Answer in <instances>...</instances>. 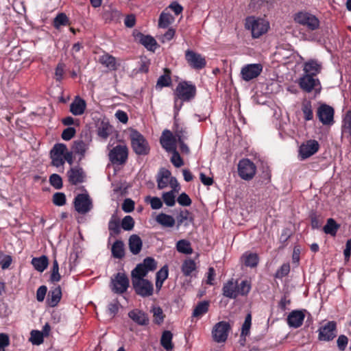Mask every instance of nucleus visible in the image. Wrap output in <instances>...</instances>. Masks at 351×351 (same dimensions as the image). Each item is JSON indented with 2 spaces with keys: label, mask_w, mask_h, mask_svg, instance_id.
<instances>
[{
  "label": "nucleus",
  "mask_w": 351,
  "mask_h": 351,
  "mask_svg": "<svg viewBox=\"0 0 351 351\" xmlns=\"http://www.w3.org/2000/svg\"><path fill=\"white\" fill-rule=\"evenodd\" d=\"M244 265L246 267H256L258 263L259 258L255 253H245L242 257Z\"/></svg>",
  "instance_id": "nucleus-34"
},
{
  "label": "nucleus",
  "mask_w": 351,
  "mask_h": 351,
  "mask_svg": "<svg viewBox=\"0 0 351 351\" xmlns=\"http://www.w3.org/2000/svg\"><path fill=\"white\" fill-rule=\"evenodd\" d=\"M174 94V108L179 110L183 101H189L195 98L196 87L190 82H181L176 86Z\"/></svg>",
  "instance_id": "nucleus-1"
},
{
  "label": "nucleus",
  "mask_w": 351,
  "mask_h": 351,
  "mask_svg": "<svg viewBox=\"0 0 351 351\" xmlns=\"http://www.w3.org/2000/svg\"><path fill=\"white\" fill-rule=\"evenodd\" d=\"M160 142L162 147L167 152H172L176 149V138L173 136L172 133L168 130L163 131Z\"/></svg>",
  "instance_id": "nucleus-19"
},
{
  "label": "nucleus",
  "mask_w": 351,
  "mask_h": 351,
  "mask_svg": "<svg viewBox=\"0 0 351 351\" xmlns=\"http://www.w3.org/2000/svg\"><path fill=\"white\" fill-rule=\"evenodd\" d=\"M223 295L230 299H235L238 297L237 281L233 279L228 280L225 283L222 288Z\"/></svg>",
  "instance_id": "nucleus-24"
},
{
  "label": "nucleus",
  "mask_w": 351,
  "mask_h": 351,
  "mask_svg": "<svg viewBox=\"0 0 351 351\" xmlns=\"http://www.w3.org/2000/svg\"><path fill=\"white\" fill-rule=\"evenodd\" d=\"M111 252L113 257L122 258L125 256L124 243L121 240H117L112 245Z\"/></svg>",
  "instance_id": "nucleus-31"
},
{
  "label": "nucleus",
  "mask_w": 351,
  "mask_h": 351,
  "mask_svg": "<svg viewBox=\"0 0 351 351\" xmlns=\"http://www.w3.org/2000/svg\"><path fill=\"white\" fill-rule=\"evenodd\" d=\"M157 267V263L152 257L145 258L142 263L138 264L132 271V280L145 279L148 272L154 271Z\"/></svg>",
  "instance_id": "nucleus-2"
},
{
  "label": "nucleus",
  "mask_w": 351,
  "mask_h": 351,
  "mask_svg": "<svg viewBox=\"0 0 351 351\" xmlns=\"http://www.w3.org/2000/svg\"><path fill=\"white\" fill-rule=\"evenodd\" d=\"M302 111L304 114V119L306 121H311L313 119V111L311 101L304 100L302 102Z\"/></svg>",
  "instance_id": "nucleus-35"
},
{
  "label": "nucleus",
  "mask_w": 351,
  "mask_h": 351,
  "mask_svg": "<svg viewBox=\"0 0 351 351\" xmlns=\"http://www.w3.org/2000/svg\"><path fill=\"white\" fill-rule=\"evenodd\" d=\"M76 130L73 127H69L64 129L62 133V138L64 141L71 140L75 134Z\"/></svg>",
  "instance_id": "nucleus-59"
},
{
  "label": "nucleus",
  "mask_w": 351,
  "mask_h": 351,
  "mask_svg": "<svg viewBox=\"0 0 351 351\" xmlns=\"http://www.w3.org/2000/svg\"><path fill=\"white\" fill-rule=\"evenodd\" d=\"M129 249L134 255H137L141 251L143 241L141 237L137 234H132L128 240Z\"/></svg>",
  "instance_id": "nucleus-27"
},
{
  "label": "nucleus",
  "mask_w": 351,
  "mask_h": 351,
  "mask_svg": "<svg viewBox=\"0 0 351 351\" xmlns=\"http://www.w3.org/2000/svg\"><path fill=\"white\" fill-rule=\"evenodd\" d=\"M90 141V136L88 134H86L84 140L79 139L73 141L72 147L73 151L75 154L80 155V159H82L84 157L85 153L89 147Z\"/></svg>",
  "instance_id": "nucleus-20"
},
{
  "label": "nucleus",
  "mask_w": 351,
  "mask_h": 351,
  "mask_svg": "<svg viewBox=\"0 0 351 351\" xmlns=\"http://www.w3.org/2000/svg\"><path fill=\"white\" fill-rule=\"evenodd\" d=\"M12 263V258L9 255L0 252V265L3 269L8 268Z\"/></svg>",
  "instance_id": "nucleus-58"
},
{
  "label": "nucleus",
  "mask_w": 351,
  "mask_h": 351,
  "mask_svg": "<svg viewBox=\"0 0 351 351\" xmlns=\"http://www.w3.org/2000/svg\"><path fill=\"white\" fill-rule=\"evenodd\" d=\"M300 88L306 93H311L314 89L321 88L320 82L317 77L311 76L309 74H304L298 81Z\"/></svg>",
  "instance_id": "nucleus-10"
},
{
  "label": "nucleus",
  "mask_w": 351,
  "mask_h": 351,
  "mask_svg": "<svg viewBox=\"0 0 351 351\" xmlns=\"http://www.w3.org/2000/svg\"><path fill=\"white\" fill-rule=\"evenodd\" d=\"M269 25V23H245V27L251 32L253 38H257L268 31Z\"/></svg>",
  "instance_id": "nucleus-21"
},
{
  "label": "nucleus",
  "mask_w": 351,
  "mask_h": 351,
  "mask_svg": "<svg viewBox=\"0 0 351 351\" xmlns=\"http://www.w3.org/2000/svg\"><path fill=\"white\" fill-rule=\"evenodd\" d=\"M319 145L315 140H308L299 147V156L302 160L306 159L319 150Z\"/></svg>",
  "instance_id": "nucleus-15"
},
{
  "label": "nucleus",
  "mask_w": 351,
  "mask_h": 351,
  "mask_svg": "<svg viewBox=\"0 0 351 351\" xmlns=\"http://www.w3.org/2000/svg\"><path fill=\"white\" fill-rule=\"evenodd\" d=\"M172 156L171 158V162L176 167H180L184 165L183 160L180 156L178 152L176 149L172 152Z\"/></svg>",
  "instance_id": "nucleus-54"
},
{
  "label": "nucleus",
  "mask_w": 351,
  "mask_h": 351,
  "mask_svg": "<svg viewBox=\"0 0 351 351\" xmlns=\"http://www.w3.org/2000/svg\"><path fill=\"white\" fill-rule=\"evenodd\" d=\"M176 197L173 191L164 193L162 194V199L165 204L168 206H173L176 204Z\"/></svg>",
  "instance_id": "nucleus-50"
},
{
  "label": "nucleus",
  "mask_w": 351,
  "mask_h": 351,
  "mask_svg": "<svg viewBox=\"0 0 351 351\" xmlns=\"http://www.w3.org/2000/svg\"><path fill=\"white\" fill-rule=\"evenodd\" d=\"M61 276L59 273V265L56 259L53 261V266L51 270L50 281L53 283L60 280Z\"/></svg>",
  "instance_id": "nucleus-43"
},
{
  "label": "nucleus",
  "mask_w": 351,
  "mask_h": 351,
  "mask_svg": "<svg viewBox=\"0 0 351 351\" xmlns=\"http://www.w3.org/2000/svg\"><path fill=\"white\" fill-rule=\"evenodd\" d=\"M195 263L193 260L189 259L184 262L182 266V271L184 275L189 276L195 269Z\"/></svg>",
  "instance_id": "nucleus-45"
},
{
  "label": "nucleus",
  "mask_w": 351,
  "mask_h": 351,
  "mask_svg": "<svg viewBox=\"0 0 351 351\" xmlns=\"http://www.w3.org/2000/svg\"><path fill=\"white\" fill-rule=\"evenodd\" d=\"M32 264L36 270L43 272L47 267L49 260L46 256L43 255L40 257L33 258Z\"/></svg>",
  "instance_id": "nucleus-30"
},
{
  "label": "nucleus",
  "mask_w": 351,
  "mask_h": 351,
  "mask_svg": "<svg viewBox=\"0 0 351 351\" xmlns=\"http://www.w3.org/2000/svg\"><path fill=\"white\" fill-rule=\"evenodd\" d=\"M178 204L182 206H189L191 204L192 201L186 193H182L178 197Z\"/></svg>",
  "instance_id": "nucleus-57"
},
{
  "label": "nucleus",
  "mask_w": 351,
  "mask_h": 351,
  "mask_svg": "<svg viewBox=\"0 0 351 351\" xmlns=\"http://www.w3.org/2000/svg\"><path fill=\"white\" fill-rule=\"evenodd\" d=\"M174 21V18L172 16L170 10L165 8L160 14L158 22H171Z\"/></svg>",
  "instance_id": "nucleus-61"
},
{
  "label": "nucleus",
  "mask_w": 351,
  "mask_h": 351,
  "mask_svg": "<svg viewBox=\"0 0 351 351\" xmlns=\"http://www.w3.org/2000/svg\"><path fill=\"white\" fill-rule=\"evenodd\" d=\"M172 338L173 334L171 331L165 330L162 332L160 343L165 350H171L173 349Z\"/></svg>",
  "instance_id": "nucleus-38"
},
{
  "label": "nucleus",
  "mask_w": 351,
  "mask_h": 351,
  "mask_svg": "<svg viewBox=\"0 0 351 351\" xmlns=\"http://www.w3.org/2000/svg\"><path fill=\"white\" fill-rule=\"evenodd\" d=\"M49 182L56 189H60L62 188V179L58 174L53 173L49 177Z\"/></svg>",
  "instance_id": "nucleus-49"
},
{
  "label": "nucleus",
  "mask_w": 351,
  "mask_h": 351,
  "mask_svg": "<svg viewBox=\"0 0 351 351\" xmlns=\"http://www.w3.org/2000/svg\"><path fill=\"white\" fill-rule=\"evenodd\" d=\"M121 228L125 231H130L134 227V220L130 215L123 217L121 224Z\"/></svg>",
  "instance_id": "nucleus-46"
},
{
  "label": "nucleus",
  "mask_w": 351,
  "mask_h": 351,
  "mask_svg": "<svg viewBox=\"0 0 351 351\" xmlns=\"http://www.w3.org/2000/svg\"><path fill=\"white\" fill-rule=\"evenodd\" d=\"M176 249L179 252L185 254H191L193 252L190 242L185 239H181L177 242Z\"/></svg>",
  "instance_id": "nucleus-41"
},
{
  "label": "nucleus",
  "mask_w": 351,
  "mask_h": 351,
  "mask_svg": "<svg viewBox=\"0 0 351 351\" xmlns=\"http://www.w3.org/2000/svg\"><path fill=\"white\" fill-rule=\"evenodd\" d=\"M230 329V325L226 322H219L216 324L212 331L214 341L217 343L225 342Z\"/></svg>",
  "instance_id": "nucleus-11"
},
{
  "label": "nucleus",
  "mask_w": 351,
  "mask_h": 351,
  "mask_svg": "<svg viewBox=\"0 0 351 351\" xmlns=\"http://www.w3.org/2000/svg\"><path fill=\"white\" fill-rule=\"evenodd\" d=\"M322 64L315 60H311L304 63V74H309L311 76L316 77L317 75L321 72Z\"/></svg>",
  "instance_id": "nucleus-26"
},
{
  "label": "nucleus",
  "mask_w": 351,
  "mask_h": 351,
  "mask_svg": "<svg viewBox=\"0 0 351 351\" xmlns=\"http://www.w3.org/2000/svg\"><path fill=\"white\" fill-rule=\"evenodd\" d=\"M339 225L332 218H329L327 220L326 224L324 226L323 230L326 234L335 236Z\"/></svg>",
  "instance_id": "nucleus-39"
},
{
  "label": "nucleus",
  "mask_w": 351,
  "mask_h": 351,
  "mask_svg": "<svg viewBox=\"0 0 351 351\" xmlns=\"http://www.w3.org/2000/svg\"><path fill=\"white\" fill-rule=\"evenodd\" d=\"M31 341L33 344L39 345L43 341V332L38 330H32L31 332Z\"/></svg>",
  "instance_id": "nucleus-53"
},
{
  "label": "nucleus",
  "mask_w": 351,
  "mask_h": 351,
  "mask_svg": "<svg viewBox=\"0 0 351 351\" xmlns=\"http://www.w3.org/2000/svg\"><path fill=\"white\" fill-rule=\"evenodd\" d=\"M112 291L117 294L124 293L129 287V279L125 273L119 272L111 280Z\"/></svg>",
  "instance_id": "nucleus-5"
},
{
  "label": "nucleus",
  "mask_w": 351,
  "mask_h": 351,
  "mask_svg": "<svg viewBox=\"0 0 351 351\" xmlns=\"http://www.w3.org/2000/svg\"><path fill=\"white\" fill-rule=\"evenodd\" d=\"M294 21L299 22H319L317 19L307 12H299L294 15Z\"/></svg>",
  "instance_id": "nucleus-36"
},
{
  "label": "nucleus",
  "mask_w": 351,
  "mask_h": 351,
  "mask_svg": "<svg viewBox=\"0 0 351 351\" xmlns=\"http://www.w3.org/2000/svg\"><path fill=\"white\" fill-rule=\"evenodd\" d=\"M208 301L204 300L199 302L193 310V316L195 317H201L202 315L208 312Z\"/></svg>",
  "instance_id": "nucleus-40"
},
{
  "label": "nucleus",
  "mask_w": 351,
  "mask_h": 351,
  "mask_svg": "<svg viewBox=\"0 0 351 351\" xmlns=\"http://www.w3.org/2000/svg\"><path fill=\"white\" fill-rule=\"evenodd\" d=\"M185 58L189 65L195 69H201L206 66V60L202 55L193 51L187 50L185 53Z\"/></svg>",
  "instance_id": "nucleus-17"
},
{
  "label": "nucleus",
  "mask_w": 351,
  "mask_h": 351,
  "mask_svg": "<svg viewBox=\"0 0 351 351\" xmlns=\"http://www.w3.org/2000/svg\"><path fill=\"white\" fill-rule=\"evenodd\" d=\"M53 203L58 206H62L66 204V195L63 193H56L53 195Z\"/></svg>",
  "instance_id": "nucleus-52"
},
{
  "label": "nucleus",
  "mask_w": 351,
  "mask_h": 351,
  "mask_svg": "<svg viewBox=\"0 0 351 351\" xmlns=\"http://www.w3.org/2000/svg\"><path fill=\"white\" fill-rule=\"evenodd\" d=\"M86 107V101L79 96H76L70 104V112L75 116L82 115L84 112Z\"/></svg>",
  "instance_id": "nucleus-25"
},
{
  "label": "nucleus",
  "mask_w": 351,
  "mask_h": 351,
  "mask_svg": "<svg viewBox=\"0 0 351 351\" xmlns=\"http://www.w3.org/2000/svg\"><path fill=\"white\" fill-rule=\"evenodd\" d=\"M128 317L140 326H147L149 324V318L146 313L138 309H134L128 313Z\"/></svg>",
  "instance_id": "nucleus-23"
},
{
  "label": "nucleus",
  "mask_w": 351,
  "mask_h": 351,
  "mask_svg": "<svg viewBox=\"0 0 351 351\" xmlns=\"http://www.w3.org/2000/svg\"><path fill=\"white\" fill-rule=\"evenodd\" d=\"M311 226L313 229H317L321 227L323 223V219L318 217L315 213L311 215Z\"/></svg>",
  "instance_id": "nucleus-63"
},
{
  "label": "nucleus",
  "mask_w": 351,
  "mask_h": 351,
  "mask_svg": "<svg viewBox=\"0 0 351 351\" xmlns=\"http://www.w3.org/2000/svg\"><path fill=\"white\" fill-rule=\"evenodd\" d=\"M171 80L169 75L165 74L159 77L157 81L156 86L160 87L169 86L171 84Z\"/></svg>",
  "instance_id": "nucleus-60"
},
{
  "label": "nucleus",
  "mask_w": 351,
  "mask_h": 351,
  "mask_svg": "<svg viewBox=\"0 0 351 351\" xmlns=\"http://www.w3.org/2000/svg\"><path fill=\"white\" fill-rule=\"evenodd\" d=\"M252 316L249 313L246 315L244 323L242 326L241 335H247L249 333L251 326Z\"/></svg>",
  "instance_id": "nucleus-62"
},
{
  "label": "nucleus",
  "mask_w": 351,
  "mask_h": 351,
  "mask_svg": "<svg viewBox=\"0 0 351 351\" xmlns=\"http://www.w3.org/2000/svg\"><path fill=\"white\" fill-rule=\"evenodd\" d=\"M256 165L249 159H243L238 165L239 176L245 180H250L256 173Z\"/></svg>",
  "instance_id": "nucleus-7"
},
{
  "label": "nucleus",
  "mask_w": 351,
  "mask_h": 351,
  "mask_svg": "<svg viewBox=\"0 0 351 351\" xmlns=\"http://www.w3.org/2000/svg\"><path fill=\"white\" fill-rule=\"evenodd\" d=\"M133 151L139 156L149 154V147L144 136L136 130H132L130 135Z\"/></svg>",
  "instance_id": "nucleus-3"
},
{
  "label": "nucleus",
  "mask_w": 351,
  "mask_h": 351,
  "mask_svg": "<svg viewBox=\"0 0 351 351\" xmlns=\"http://www.w3.org/2000/svg\"><path fill=\"white\" fill-rule=\"evenodd\" d=\"M156 221L164 227L171 228L175 225L174 218L169 215L160 213L156 218Z\"/></svg>",
  "instance_id": "nucleus-33"
},
{
  "label": "nucleus",
  "mask_w": 351,
  "mask_h": 351,
  "mask_svg": "<svg viewBox=\"0 0 351 351\" xmlns=\"http://www.w3.org/2000/svg\"><path fill=\"white\" fill-rule=\"evenodd\" d=\"M153 316L154 318V322L157 324H160L164 320V314L162 309L159 306H154L152 309Z\"/></svg>",
  "instance_id": "nucleus-47"
},
{
  "label": "nucleus",
  "mask_w": 351,
  "mask_h": 351,
  "mask_svg": "<svg viewBox=\"0 0 351 351\" xmlns=\"http://www.w3.org/2000/svg\"><path fill=\"white\" fill-rule=\"evenodd\" d=\"M304 317L302 311H293L287 317V323L290 327L298 328L302 324Z\"/></svg>",
  "instance_id": "nucleus-22"
},
{
  "label": "nucleus",
  "mask_w": 351,
  "mask_h": 351,
  "mask_svg": "<svg viewBox=\"0 0 351 351\" xmlns=\"http://www.w3.org/2000/svg\"><path fill=\"white\" fill-rule=\"evenodd\" d=\"M128 149L126 145H117L108 154L110 161L113 165H123L128 159Z\"/></svg>",
  "instance_id": "nucleus-4"
},
{
  "label": "nucleus",
  "mask_w": 351,
  "mask_h": 351,
  "mask_svg": "<svg viewBox=\"0 0 351 351\" xmlns=\"http://www.w3.org/2000/svg\"><path fill=\"white\" fill-rule=\"evenodd\" d=\"M62 297V291L60 286H58L49 291L47 295V304L51 307L56 306L60 302Z\"/></svg>",
  "instance_id": "nucleus-28"
},
{
  "label": "nucleus",
  "mask_w": 351,
  "mask_h": 351,
  "mask_svg": "<svg viewBox=\"0 0 351 351\" xmlns=\"http://www.w3.org/2000/svg\"><path fill=\"white\" fill-rule=\"evenodd\" d=\"M68 180L72 185H77L84 182L86 174L83 169L74 167L67 171Z\"/></svg>",
  "instance_id": "nucleus-18"
},
{
  "label": "nucleus",
  "mask_w": 351,
  "mask_h": 351,
  "mask_svg": "<svg viewBox=\"0 0 351 351\" xmlns=\"http://www.w3.org/2000/svg\"><path fill=\"white\" fill-rule=\"evenodd\" d=\"M263 71V66L261 64H249L243 66L241 70V78L249 82L257 77Z\"/></svg>",
  "instance_id": "nucleus-12"
},
{
  "label": "nucleus",
  "mask_w": 351,
  "mask_h": 351,
  "mask_svg": "<svg viewBox=\"0 0 351 351\" xmlns=\"http://www.w3.org/2000/svg\"><path fill=\"white\" fill-rule=\"evenodd\" d=\"M74 207L80 214H86L93 208L92 200L87 193L78 194L74 199Z\"/></svg>",
  "instance_id": "nucleus-8"
},
{
  "label": "nucleus",
  "mask_w": 351,
  "mask_h": 351,
  "mask_svg": "<svg viewBox=\"0 0 351 351\" xmlns=\"http://www.w3.org/2000/svg\"><path fill=\"white\" fill-rule=\"evenodd\" d=\"M343 132L351 136V110L347 112L343 119Z\"/></svg>",
  "instance_id": "nucleus-55"
},
{
  "label": "nucleus",
  "mask_w": 351,
  "mask_h": 351,
  "mask_svg": "<svg viewBox=\"0 0 351 351\" xmlns=\"http://www.w3.org/2000/svg\"><path fill=\"white\" fill-rule=\"evenodd\" d=\"M334 108L326 104H321L317 110V117L324 125H332L334 123Z\"/></svg>",
  "instance_id": "nucleus-9"
},
{
  "label": "nucleus",
  "mask_w": 351,
  "mask_h": 351,
  "mask_svg": "<svg viewBox=\"0 0 351 351\" xmlns=\"http://www.w3.org/2000/svg\"><path fill=\"white\" fill-rule=\"evenodd\" d=\"M108 230L110 236L118 235L121 232L119 219L115 215H112L108 223Z\"/></svg>",
  "instance_id": "nucleus-37"
},
{
  "label": "nucleus",
  "mask_w": 351,
  "mask_h": 351,
  "mask_svg": "<svg viewBox=\"0 0 351 351\" xmlns=\"http://www.w3.org/2000/svg\"><path fill=\"white\" fill-rule=\"evenodd\" d=\"M67 150L66 146L63 143L56 144L50 151L51 165L59 167L64 165L63 154Z\"/></svg>",
  "instance_id": "nucleus-14"
},
{
  "label": "nucleus",
  "mask_w": 351,
  "mask_h": 351,
  "mask_svg": "<svg viewBox=\"0 0 351 351\" xmlns=\"http://www.w3.org/2000/svg\"><path fill=\"white\" fill-rule=\"evenodd\" d=\"M99 62L107 67L110 71H116L117 69L116 58L108 53H104L99 58Z\"/></svg>",
  "instance_id": "nucleus-29"
},
{
  "label": "nucleus",
  "mask_w": 351,
  "mask_h": 351,
  "mask_svg": "<svg viewBox=\"0 0 351 351\" xmlns=\"http://www.w3.org/2000/svg\"><path fill=\"white\" fill-rule=\"evenodd\" d=\"M148 199L149 200V203L152 209H159L162 206V202L159 197H152L150 196H148L146 197L145 201L147 202Z\"/></svg>",
  "instance_id": "nucleus-56"
},
{
  "label": "nucleus",
  "mask_w": 351,
  "mask_h": 351,
  "mask_svg": "<svg viewBox=\"0 0 351 351\" xmlns=\"http://www.w3.org/2000/svg\"><path fill=\"white\" fill-rule=\"evenodd\" d=\"M111 132V126L109 123L102 122L97 130V134L104 139H106Z\"/></svg>",
  "instance_id": "nucleus-44"
},
{
  "label": "nucleus",
  "mask_w": 351,
  "mask_h": 351,
  "mask_svg": "<svg viewBox=\"0 0 351 351\" xmlns=\"http://www.w3.org/2000/svg\"><path fill=\"white\" fill-rule=\"evenodd\" d=\"M132 284L135 293L141 297L146 298L153 294V285L147 279L133 280Z\"/></svg>",
  "instance_id": "nucleus-6"
},
{
  "label": "nucleus",
  "mask_w": 351,
  "mask_h": 351,
  "mask_svg": "<svg viewBox=\"0 0 351 351\" xmlns=\"http://www.w3.org/2000/svg\"><path fill=\"white\" fill-rule=\"evenodd\" d=\"M106 20H110L114 22H119L123 19V15L116 10L106 11L104 14Z\"/></svg>",
  "instance_id": "nucleus-42"
},
{
  "label": "nucleus",
  "mask_w": 351,
  "mask_h": 351,
  "mask_svg": "<svg viewBox=\"0 0 351 351\" xmlns=\"http://www.w3.org/2000/svg\"><path fill=\"white\" fill-rule=\"evenodd\" d=\"M251 289L250 283L247 280H242L241 282L237 284L238 295H246Z\"/></svg>",
  "instance_id": "nucleus-48"
},
{
  "label": "nucleus",
  "mask_w": 351,
  "mask_h": 351,
  "mask_svg": "<svg viewBox=\"0 0 351 351\" xmlns=\"http://www.w3.org/2000/svg\"><path fill=\"white\" fill-rule=\"evenodd\" d=\"M290 271V265L289 263H284L276 272L274 276L276 278L281 279L288 275Z\"/></svg>",
  "instance_id": "nucleus-51"
},
{
  "label": "nucleus",
  "mask_w": 351,
  "mask_h": 351,
  "mask_svg": "<svg viewBox=\"0 0 351 351\" xmlns=\"http://www.w3.org/2000/svg\"><path fill=\"white\" fill-rule=\"evenodd\" d=\"M337 336L336 322L331 321L327 322L319 329V339L321 341H329Z\"/></svg>",
  "instance_id": "nucleus-16"
},
{
  "label": "nucleus",
  "mask_w": 351,
  "mask_h": 351,
  "mask_svg": "<svg viewBox=\"0 0 351 351\" xmlns=\"http://www.w3.org/2000/svg\"><path fill=\"white\" fill-rule=\"evenodd\" d=\"M171 172L167 169H161L157 176V184L159 189H162L167 186L168 179L170 178Z\"/></svg>",
  "instance_id": "nucleus-32"
},
{
  "label": "nucleus",
  "mask_w": 351,
  "mask_h": 351,
  "mask_svg": "<svg viewBox=\"0 0 351 351\" xmlns=\"http://www.w3.org/2000/svg\"><path fill=\"white\" fill-rule=\"evenodd\" d=\"M133 36L135 40L143 45L148 51L154 52L159 47L156 39L150 35H145L140 32L134 30Z\"/></svg>",
  "instance_id": "nucleus-13"
},
{
  "label": "nucleus",
  "mask_w": 351,
  "mask_h": 351,
  "mask_svg": "<svg viewBox=\"0 0 351 351\" xmlns=\"http://www.w3.org/2000/svg\"><path fill=\"white\" fill-rule=\"evenodd\" d=\"M122 209L125 213H131L134 209V202L131 199H125L122 204Z\"/></svg>",
  "instance_id": "nucleus-64"
}]
</instances>
